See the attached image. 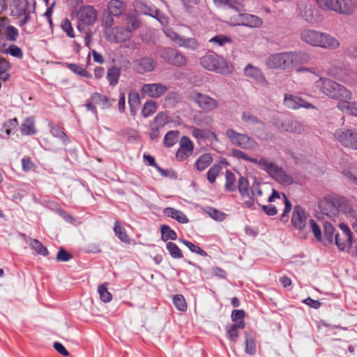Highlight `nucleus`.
Returning <instances> with one entry per match:
<instances>
[{"instance_id":"f257e3e1","label":"nucleus","mask_w":357,"mask_h":357,"mask_svg":"<svg viewBox=\"0 0 357 357\" xmlns=\"http://www.w3.org/2000/svg\"><path fill=\"white\" fill-rule=\"evenodd\" d=\"M310 60V56L305 52H285L268 56L266 66L271 69H292L308 63Z\"/></svg>"},{"instance_id":"f03ea898","label":"nucleus","mask_w":357,"mask_h":357,"mask_svg":"<svg viewBox=\"0 0 357 357\" xmlns=\"http://www.w3.org/2000/svg\"><path fill=\"white\" fill-rule=\"evenodd\" d=\"M301 40L313 47L325 50H336L340 47L339 40L332 35L314 29H305L301 31Z\"/></svg>"},{"instance_id":"7ed1b4c3","label":"nucleus","mask_w":357,"mask_h":357,"mask_svg":"<svg viewBox=\"0 0 357 357\" xmlns=\"http://www.w3.org/2000/svg\"><path fill=\"white\" fill-rule=\"evenodd\" d=\"M314 87L325 96L333 99L343 101L352 98L351 91L344 86L328 78L321 77L315 82Z\"/></svg>"},{"instance_id":"20e7f679","label":"nucleus","mask_w":357,"mask_h":357,"mask_svg":"<svg viewBox=\"0 0 357 357\" xmlns=\"http://www.w3.org/2000/svg\"><path fill=\"white\" fill-rule=\"evenodd\" d=\"M200 64L206 70L219 74H229L233 70V66L229 61L215 53L203 56L200 59Z\"/></svg>"},{"instance_id":"39448f33","label":"nucleus","mask_w":357,"mask_h":357,"mask_svg":"<svg viewBox=\"0 0 357 357\" xmlns=\"http://www.w3.org/2000/svg\"><path fill=\"white\" fill-rule=\"evenodd\" d=\"M243 4L234 13L230 15L229 24L231 26H244L249 28L260 27L263 23L262 20L257 15L244 13Z\"/></svg>"},{"instance_id":"423d86ee","label":"nucleus","mask_w":357,"mask_h":357,"mask_svg":"<svg viewBox=\"0 0 357 357\" xmlns=\"http://www.w3.org/2000/svg\"><path fill=\"white\" fill-rule=\"evenodd\" d=\"M190 100L197 104L199 108L206 112L216 110L220 107V102L210 96L202 93L197 90L191 91L189 94Z\"/></svg>"},{"instance_id":"0eeeda50","label":"nucleus","mask_w":357,"mask_h":357,"mask_svg":"<svg viewBox=\"0 0 357 357\" xmlns=\"http://www.w3.org/2000/svg\"><path fill=\"white\" fill-rule=\"evenodd\" d=\"M262 170L266 172L270 176L283 185H289L293 183V178L287 174L282 167L266 158L262 163Z\"/></svg>"},{"instance_id":"6e6552de","label":"nucleus","mask_w":357,"mask_h":357,"mask_svg":"<svg viewBox=\"0 0 357 357\" xmlns=\"http://www.w3.org/2000/svg\"><path fill=\"white\" fill-rule=\"evenodd\" d=\"M225 135L231 143L243 149L255 151L258 147L257 142L245 134L237 132L232 128L227 129Z\"/></svg>"},{"instance_id":"1a4fd4ad","label":"nucleus","mask_w":357,"mask_h":357,"mask_svg":"<svg viewBox=\"0 0 357 357\" xmlns=\"http://www.w3.org/2000/svg\"><path fill=\"white\" fill-rule=\"evenodd\" d=\"M333 137L342 146L357 151V132L353 130L337 129L333 132Z\"/></svg>"},{"instance_id":"9d476101","label":"nucleus","mask_w":357,"mask_h":357,"mask_svg":"<svg viewBox=\"0 0 357 357\" xmlns=\"http://www.w3.org/2000/svg\"><path fill=\"white\" fill-rule=\"evenodd\" d=\"M356 0H332L328 10L344 16L353 15L356 10Z\"/></svg>"},{"instance_id":"9b49d317","label":"nucleus","mask_w":357,"mask_h":357,"mask_svg":"<svg viewBox=\"0 0 357 357\" xmlns=\"http://www.w3.org/2000/svg\"><path fill=\"white\" fill-rule=\"evenodd\" d=\"M96 106H99L102 109H107L112 106V100L107 96L100 93H93L86 100L85 107L88 111H91L97 116Z\"/></svg>"},{"instance_id":"f8f14e48","label":"nucleus","mask_w":357,"mask_h":357,"mask_svg":"<svg viewBox=\"0 0 357 357\" xmlns=\"http://www.w3.org/2000/svg\"><path fill=\"white\" fill-rule=\"evenodd\" d=\"M298 15L303 20L310 24H315L321 21L318 10L310 3H302L299 5Z\"/></svg>"},{"instance_id":"ddd939ff","label":"nucleus","mask_w":357,"mask_h":357,"mask_svg":"<svg viewBox=\"0 0 357 357\" xmlns=\"http://www.w3.org/2000/svg\"><path fill=\"white\" fill-rule=\"evenodd\" d=\"M339 197L327 195L319 202V208L322 213L329 218L338 216Z\"/></svg>"},{"instance_id":"4468645a","label":"nucleus","mask_w":357,"mask_h":357,"mask_svg":"<svg viewBox=\"0 0 357 357\" xmlns=\"http://www.w3.org/2000/svg\"><path fill=\"white\" fill-rule=\"evenodd\" d=\"M309 215L300 206H294L291 215V224L293 227L300 231H305L307 225Z\"/></svg>"},{"instance_id":"2eb2a0df","label":"nucleus","mask_w":357,"mask_h":357,"mask_svg":"<svg viewBox=\"0 0 357 357\" xmlns=\"http://www.w3.org/2000/svg\"><path fill=\"white\" fill-rule=\"evenodd\" d=\"M108 40L112 43H121L129 40L132 37L130 27H114L113 29L105 31Z\"/></svg>"},{"instance_id":"dca6fc26","label":"nucleus","mask_w":357,"mask_h":357,"mask_svg":"<svg viewBox=\"0 0 357 357\" xmlns=\"http://www.w3.org/2000/svg\"><path fill=\"white\" fill-rule=\"evenodd\" d=\"M77 17L84 25L93 24L98 18V12L92 6H83L79 8Z\"/></svg>"},{"instance_id":"f3484780","label":"nucleus","mask_w":357,"mask_h":357,"mask_svg":"<svg viewBox=\"0 0 357 357\" xmlns=\"http://www.w3.org/2000/svg\"><path fill=\"white\" fill-rule=\"evenodd\" d=\"M10 7L11 15L19 19L26 12L34 8L35 4H31L28 0H10Z\"/></svg>"},{"instance_id":"a211bd4d","label":"nucleus","mask_w":357,"mask_h":357,"mask_svg":"<svg viewBox=\"0 0 357 357\" xmlns=\"http://www.w3.org/2000/svg\"><path fill=\"white\" fill-rule=\"evenodd\" d=\"M284 105L286 107L290 109H298L303 107L305 109H315V106L312 104L305 101L301 98L289 93L284 95L283 101Z\"/></svg>"},{"instance_id":"6ab92c4d","label":"nucleus","mask_w":357,"mask_h":357,"mask_svg":"<svg viewBox=\"0 0 357 357\" xmlns=\"http://www.w3.org/2000/svg\"><path fill=\"white\" fill-rule=\"evenodd\" d=\"M332 75L337 77L340 81L347 84H357V73L352 71L350 68L341 67L335 68Z\"/></svg>"},{"instance_id":"aec40b11","label":"nucleus","mask_w":357,"mask_h":357,"mask_svg":"<svg viewBox=\"0 0 357 357\" xmlns=\"http://www.w3.org/2000/svg\"><path fill=\"white\" fill-rule=\"evenodd\" d=\"M141 91L143 94L149 97L158 98L166 93L167 87L161 83L144 84Z\"/></svg>"},{"instance_id":"412c9836","label":"nucleus","mask_w":357,"mask_h":357,"mask_svg":"<svg viewBox=\"0 0 357 357\" xmlns=\"http://www.w3.org/2000/svg\"><path fill=\"white\" fill-rule=\"evenodd\" d=\"M155 65V61L149 56L142 57L133 61V69L139 74L153 71Z\"/></svg>"},{"instance_id":"4be33fe9","label":"nucleus","mask_w":357,"mask_h":357,"mask_svg":"<svg viewBox=\"0 0 357 357\" xmlns=\"http://www.w3.org/2000/svg\"><path fill=\"white\" fill-rule=\"evenodd\" d=\"M245 76L253 79L256 83L267 86L268 82L261 70L257 66L248 63L243 70Z\"/></svg>"},{"instance_id":"5701e85b","label":"nucleus","mask_w":357,"mask_h":357,"mask_svg":"<svg viewBox=\"0 0 357 357\" xmlns=\"http://www.w3.org/2000/svg\"><path fill=\"white\" fill-rule=\"evenodd\" d=\"M194 149L192 141L186 136H183L180 140V147L176 151V157L179 160L186 159L192 154Z\"/></svg>"},{"instance_id":"b1692460","label":"nucleus","mask_w":357,"mask_h":357,"mask_svg":"<svg viewBox=\"0 0 357 357\" xmlns=\"http://www.w3.org/2000/svg\"><path fill=\"white\" fill-rule=\"evenodd\" d=\"M232 156L237 158L241 159L245 161L250 162L255 165H257L261 169L262 168V163L265 162L266 158L264 157H261L259 159L257 158L250 157L246 153L239 149H233L231 150Z\"/></svg>"},{"instance_id":"393cba45","label":"nucleus","mask_w":357,"mask_h":357,"mask_svg":"<svg viewBox=\"0 0 357 357\" xmlns=\"http://www.w3.org/2000/svg\"><path fill=\"white\" fill-rule=\"evenodd\" d=\"M126 3L122 0H110L107 3L109 13L114 17L121 16L126 9Z\"/></svg>"},{"instance_id":"a878e982","label":"nucleus","mask_w":357,"mask_h":357,"mask_svg":"<svg viewBox=\"0 0 357 357\" xmlns=\"http://www.w3.org/2000/svg\"><path fill=\"white\" fill-rule=\"evenodd\" d=\"M163 213L165 216L174 219L181 224L188 223L189 221L184 213L174 208H165L163 211Z\"/></svg>"},{"instance_id":"bb28decb","label":"nucleus","mask_w":357,"mask_h":357,"mask_svg":"<svg viewBox=\"0 0 357 357\" xmlns=\"http://www.w3.org/2000/svg\"><path fill=\"white\" fill-rule=\"evenodd\" d=\"M349 100L340 101L337 107L343 112L357 116V102H349Z\"/></svg>"},{"instance_id":"cd10ccee","label":"nucleus","mask_w":357,"mask_h":357,"mask_svg":"<svg viewBox=\"0 0 357 357\" xmlns=\"http://www.w3.org/2000/svg\"><path fill=\"white\" fill-rule=\"evenodd\" d=\"M35 12V8L26 12L22 15V17H20V20L17 22L18 26L22 29V32L26 34H31L33 33V29H29L26 24L31 20V15Z\"/></svg>"},{"instance_id":"c85d7f7f","label":"nucleus","mask_w":357,"mask_h":357,"mask_svg":"<svg viewBox=\"0 0 357 357\" xmlns=\"http://www.w3.org/2000/svg\"><path fill=\"white\" fill-rule=\"evenodd\" d=\"M20 131L23 135H32L36 134L35 121L33 117H27L21 125Z\"/></svg>"},{"instance_id":"c756f323","label":"nucleus","mask_w":357,"mask_h":357,"mask_svg":"<svg viewBox=\"0 0 357 357\" xmlns=\"http://www.w3.org/2000/svg\"><path fill=\"white\" fill-rule=\"evenodd\" d=\"M134 7L141 13L149 15L152 17L154 16L155 11L158 10L155 6L147 5L141 0H136L134 2Z\"/></svg>"},{"instance_id":"7c9ffc66","label":"nucleus","mask_w":357,"mask_h":357,"mask_svg":"<svg viewBox=\"0 0 357 357\" xmlns=\"http://www.w3.org/2000/svg\"><path fill=\"white\" fill-rule=\"evenodd\" d=\"M213 3L218 8L228 7L234 13L242 6V1L240 0H213Z\"/></svg>"},{"instance_id":"2f4dec72","label":"nucleus","mask_w":357,"mask_h":357,"mask_svg":"<svg viewBox=\"0 0 357 357\" xmlns=\"http://www.w3.org/2000/svg\"><path fill=\"white\" fill-rule=\"evenodd\" d=\"M64 66L75 74L86 78H91L92 75L89 73L86 68L77 63H65Z\"/></svg>"},{"instance_id":"473e14b6","label":"nucleus","mask_w":357,"mask_h":357,"mask_svg":"<svg viewBox=\"0 0 357 357\" xmlns=\"http://www.w3.org/2000/svg\"><path fill=\"white\" fill-rule=\"evenodd\" d=\"M121 69L116 66L109 68L107 73V79L112 86H116L119 79Z\"/></svg>"},{"instance_id":"72a5a7b5","label":"nucleus","mask_w":357,"mask_h":357,"mask_svg":"<svg viewBox=\"0 0 357 357\" xmlns=\"http://www.w3.org/2000/svg\"><path fill=\"white\" fill-rule=\"evenodd\" d=\"M342 211L349 217L354 218L356 212L348 202L343 197H339L338 213Z\"/></svg>"},{"instance_id":"f704fd0d","label":"nucleus","mask_w":357,"mask_h":357,"mask_svg":"<svg viewBox=\"0 0 357 357\" xmlns=\"http://www.w3.org/2000/svg\"><path fill=\"white\" fill-rule=\"evenodd\" d=\"M213 162L211 155L208 153H204L200 155L196 161V169L201 172L206 169Z\"/></svg>"},{"instance_id":"c9c22d12","label":"nucleus","mask_w":357,"mask_h":357,"mask_svg":"<svg viewBox=\"0 0 357 357\" xmlns=\"http://www.w3.org/2000/svg\"><path fill=\"white\" fill-rule=\"evenodd\" d=\"M10 68L9 61L3 57H0V79L3 81H8L10 75L8 70Z\"/></svg>"},{"instance_id":"e433bc0d","label":"nucleus","mask_w":357,"mask_h":357,"mask_svg":"<svg viewBox=\"0 0 357 357\" xmlns=\"http://www.w3.org/2000/svg\"><path fill=\"white\" fill-rule=\"evenodd\" d=\"M161 239L163 241H167L168 240H176L177 238V234L174 230L171 229L168 225H163L160 227Z\"/></svg>"},{"instance_id":"4c0bfd02","label":"nucleus","mask_w":357,"mask_h":357,"mask_svg":"<svg viewBox=\"0 0 357 357\" xmlns=\"http://www.w3.org/2000/svg\"><path fill=\"white\" fill-rule=\"evenodd\" d=\"M114 231L115 235L121 241L126 243H130V238L126 233L125 228L121 225L118 220H116L114 223Z\"/></svg>"},{"instance_id":"58836bf2","label":"nucleus","mask_w":357,"mask_h":357,"mask_svg":"<svg viewBox=\"0 0 357 357\" xmlns=\"http://www.w3.org/2000/svg\"><path fill=\"white\" fill-rule=\"evenodd\" d=\"M204 212L207 213L212 219L218 222L223 221L227 216V214L224 212L211 206H206L204 208Z\"/></svg>"},{"instance_id":"ea45409f","label":"nucleus","mask_w":357,"mask_h":357,"mask_svg":"<svg viewBox=\"0 0 357 357\" xmlns=\"http://www.w3.org/2000/svg\"><path fill=\"white\" fill-rule=\"evenodd\" d=\"M180 47H183L192 50H197L200 45L195 38H181L178 45Z\"/></svg>"},{"instance_id":"a19ab883","label":"nucleus","mask_w":357,"mask_h":357,"mask_svg":"<svg viewBox=\"0 0 357 357\" xmlns=\"http://www.w3.org/2000/svg\"><path fill=\"white\" fill-rule=\"evenodd\" d=\"M225 187L229 192H234L236 190V177L230 170H227L225 172Z\"/></svg>"},{"instance_id":"79ce46f5","label":"nucleus","mask_w":357,"mask_h":357,"mask_svg":"<svg viewBox=\"0 0 357 357\" xmlns=\"http://www.w3.org/2000/svg\"><path fill=\"white\" fill-rule=\"evenodd\" d=\"M238 190L242 197L245 198V197H249V182L246 178L243 176L239 178L238 181Z\"/></svg>"},{"instance_id":"37998d69","label":"nucleus","mask_w":357,"mask_h":357,"mask_svg":"<svg viewBox=\"0 0 357 357\" xmlns=\"http://www.w3.org/2000/svg\"><path fill=\"white\" fill-rule=\"evenodd\" d=\"M245 351L246 354L253 355L256 352V344L254 337L248 334H245Z\"/></svg>"},{"instance_id":"c03bdc74","label":"nucleus","mask_w":357,"mask_h":357,"mask_svg":"<svg viewBox=\"0 0 357 357\" xmlns=\"http://www.w3.org/2000/svg\"><path fill=\"white\" fill-rule=\"evenodd\" d=\"M186 63V57L175 50L168 63L177 67H181L185 66Z\"/></svg>"},{"instance_id":"a18cd8bd","label":"nucleus","mask_w":357,"mask_h":357,"mask_svg":"<svg viewBox=\"0 0 357 357\" xmlns=\"http://www.w3.org/2000/svg\"><path fill=\"white\" fill-rule=\"evenodd\" d=\"M4 35L8 41L15 42L19 36V31L14 26L8 25L5 27Z\"/></svg>"},{"instance_id":"49530a36","label":"nucleus","mask_w":357,"mask_h":357,"mask_svg":"<svg viewBox=\"0 0 357 357\" xmlns=\"http://www.w3.org/2000/svg\"><path fill=\"white\" fill-rule=\"evenodd\" d=\"M157 109L156 102L153 100L146 101L142 108V114L144 118L153 115Z\"/></svg>"},{"instance_id":"de8ad7c7","label":"nucleus","mask_w":357,"mask_h":357,"mask_svg":"<svg viewBox=\"0 0 357 357\" xmlns=\"http://www.w3.org/2000/svg\"><path fill=\"white\" fill-rule=\"evenodd\" d=\"M166 248L168 250L170 256L174 259L183 258V254L178 245L173 242H168L166 244Z\"/></svg>"},{"instance_id":"09e8293b","label":"nucleus","mask_w":357,"mask_h":357,"mask_svg":"<svg viewBox=\"0 0 357 357\" xmlns=\"http://www.w3.org/2000/svg\"><path fill=\"white\" fill-rule=\"evenodd\" d=\"M4 53L9 54L18 59H22L24 56L22 50L15 44H11L4 50Z\"/></svg>"},{"instance_id":"8fccbe9b","label":"nucleus","mask_w":357,"mask_h":357,"mask_svg":"<svg viewBox=\"0 0 357 357\" xmlns=\"http://www.w3.org/2000/svg\"><path fill=\"white\" fill-rule=\"evenodd\" d=\"M179 135L178 131L172 130L168 132L164 137V144L167 147H171L175 144Z\"/></svg>"},{"instance_id":"3c124183","label":"nucleus","mask_w":357,"mask_h":357,"mask_svg":"<svg viewBox=\"0 0 357 357\" xmlns=\"http://www.w3.org/2000/svg\"><path fill=\"white\" fill-rule=\"evenodd\" d=\"M98 292L99 294L100 300L104 303H108L112 298L111 293L109 292L107 289V283L99 285Z\"/></svg>"},{"instance_id":"603ef678","label":"nucleus","mask_w":357,"mask_h":357,"mask_svg":"<svg viewBox=\"0 0 357 357\" xmlns=\"http://www.w3.org/2000/svg\"><path fill=\"white\" fill-rule=\"evenodd\" d=\"M324 234L328 241L333 243L335 238L338 234L336 233L335 229L332 224L326 222L324 224Z\"/></svg>"},{"instance_id":"864d4df0","label":"nucleus","mask_w":357,"mask_h":357,"mask_svg":"<svg viewBox=\"0 0 357 357\" xmlns=\"http://www.w3.org/2000/svg\"><path fill=\"white\" fill-rule=\"evenodd\" d=\"M29 245L39 255L47 256L48 250L39 241L36 239H31L29 242Z\"/></svg>"},{"instance_id":"5fc2aeb1","label":"nucleus","mask_w":357,"mask_h":357,"mask_svg":"<svg viewBox=\"0 0 357 357\" xmlns=\"http://www.w3.org/2000/svg\"><path fill=\"white\" fill-rule=\"evenodd\" d=\"M140 103L139 95L136 91H130L128 93V104L131 112L139 106Z\"/></svg>"},{"instance_id":"6e6d98bb","label":"nucleus","mask_w":357,"mask_h":357,"mask_svg":"<svg viewBox=\"0 0 357 357\" xmlns=\"http://www.w3.org/2000/svg\"><path fill=\"white\" fill-rule=\"evenodd\" d=\"M49 127L50 128V132L54 137H58L63 141H68L67 135L65 134L60 126L50 123H49Z\"/></svg>"},{"instance_id":"4d7b16f0","label":"nucleus","mask_w":357,"mask_h":357,"mask_svg":"<svg viewBox=\"0 0 357 357\" xmlns=\"http://www.w3.org/2000/svg\"><path fill=\"white\" fill-rule=\"evenodd\" d=\"M222 169V166L218 164L213 165L207 172V179L211 183H213Z\"/></svg>"},{"instance_id":"13d9d810","label":"nucleus","mask_w":357,"mask_h":357,"mask_svg":"<svg viewBox=\"0 0 357 357\" xmlns=\"http://www.w3.org/2000/svg\"><path fill=\"white\" fill-rule=\"evenodd\" d=\"M285 130L288 132L300 134L304 132L305 128L301 123L297 121H291L288 122L287 127Z\"/></svg>"},{"instance_id":"bf43d9fd","label":"nucleus","mask_w":357,"mask_h":357,"mask_svg":"<svg viewBox=\"0 0 357 357\" xmlns=\"http://www.w3.org/2000/svg\"><path fill=\"white\" fill-rule=\"evenodd\" d=\"M173 302L176 308L180 311H185L187 309L185 299L181 294H176L173 298Z\"/></svg>"},{"instance_id":"052dcab7","label":"nucleus","mask_w":357,"mask_h":357,"mask_svg":"<svg viewBox=\"0 0 357 357\" xmlns=\"http://www.w3.org/2000/svg\"><path fill=\"white\" fill-rule=\"evenodd\" d=\"M181 242L186 247H188L192 252L198 254L203 257H205L207 255L206 252H205L204 250H202L199 245H195L192 242L186 241V240H181Z\"/></svg>"},{"instance_id":"680f3d73","label":"nucleus","mask_w":357,"mask_h":357,"mask_svg":"<svg viewBox=\"0 0 357 357\" xmlns=\"http://www.w3.org/2000/svg\"><path fill=\"white\" fill-rule=\"evenodd\" d=\"M61 27L62 30L67 34V36L70 38L75 37V33L73 28L72 26L70 21L66 18L62 20L61 23Z\"/></svg>"},{"instance_id":"e2e57ef3","label":"nucleus","mask_w":357,"mask_h":357,"mask_svg":"<svg viewBox=\"0 0 357 357\" xmlns=\"http://www.w3.org/2000/svg\"><path fill=\"white\" fill-rule=\"evenodd\" d=\"M345 241L346 238L338 234L335 238L333 243H335L340 250H344L351 245V242H345Z\"/></svg>"},{"instance_id":"0e129e2a","label":"nucleus","mask_w":357,"mask_h":357,"mask_svg":"<svg viewBox=\"0 0 357 357\" xmlns=\"http://www.w3.org/2000/svg\"><path fill=\"white\" fill-rule=\"evenodd\" d=\"M282 197H283V202L284 203V208L282 214L281 215V220L283 222H287V219H288V213L291 210V204L289 202V200L288 199L286 195L282 194Z\"/></svg>"},{"instance_id":"69168bd1","label":"nucleus","mask_w":357,"mask_h":357,"mask_svg":"<svg viewBox=\"0 0 357 357\" xmlns=\"http://www.w3.org/2000/svg\"><path fill=\"white\" fill-rule=\"evenodd\" d=\"M174 52L175 50L172 48L162 47L158 50V53L160 57L167 63H169Z\"/></svg>"},{"instance_id":"338daca9","label":"nucleus","mask_w":357,"mask_h":357,"mask_svg":"<svg viewBox=\"0 0 357 357\" xmlns=\"http://www.w3.org/2000/svg\"><path fill=\"white\" fill-rule=\"evenodd\" d=\"M210 43H215L219 46H223L226 43H231V40L230 38L224 35H217L209 40Z\"/></svg>"},{"instance_id":"774afa93","label":"nucleus","mask_w":357,"mask_h":357,"mask_svg":"<svg viewBox=\"0 0 357 357\" xmlns=\"http://www.w3.org/2000/svg\"><path fill=\"white\" fill-rule=\"evenodd\" d=\"M309 222L310 224V227L315 238L318 241H321L322 239L321 231L319 225L316 223V222L312 219H309Z\"/></svg>"}]
</instances>
